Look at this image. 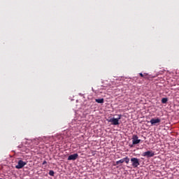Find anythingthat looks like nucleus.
<instances>
[{
  "label": "nucleus",
  "mask_w": 179,
  "mask_h": 179,
  "mask_svg": "<svg viewBox=\"0 0 179 179\" xmlns=\"http://www.w3.org/2000/svg\"><path fill=\"white\" fill-rule=\"evenodd\" d=\"M130 161L131 163V166L134 169H136V167H138V166H139L141 164V163H139V159H138V158L133 157L130 159Z\"/></svg>",
  "instance_id": "obj_1"
},
{
  "label": "nucleus",
  "mask_w": 179,
  "mask_h": 179,
  "mask_svg": "<svg viewBox=\"0 0 179 179\" xmlns=\"http://www.w3.org/2000/svg\"><path fill=\"white\" fill-rule=\"evenodd\" d=\"M78 157H79V155H78V153L73 154V155H71L68 157V160H76V159H78Z\"/></svg>",
  "instance_id": "obj_7"
},
{
  "label": "nucleus",
  "mask_w": 179,
  "mask_h": 179,
  "mask_svg": "<svg viewBox=\"0 0 179 179\" xmlns=\"http://www.w3.org/2000/svg\"><path fill=\"white\" fill-rule=\"evenodd\" d=\"M50 138V137H43V138H42V141H44V139H49Z\"/></svg>",
  "instance_id": "obj_16"
},
{
  "label": "nucleus",
  "mask_w": 179,
  "mask_h": 179,
  "mask_svg": "<svg viewBox=\"0 0 179 179\" xmlns=\"http://www.w3.org/2000/svg\"><path fill=\"white\" fill-rule=\"evenodd\" d=\"M31 141V142H34V141H41V138H34L33 140H29Z\"/></svg>",
  "instance_id": "obj_14"
},
{
  "label": "nucleus",
  "mask_w": 179,
  "mask_h": 179,
  "mask_svg": "<svg viewBox=\"0 0 179 179\" xmlns=\"http://www.w3.org/2000/svg\"><path fill=\"white\" fill-rule=\"evenodd\" d=\"M167 101H169V99L167 98H162V104H166V103H167Z\"/></svg>",
  "instance_id": "obj_9"
},
{
  "label": "nucleus",
  "mask_w": 179,
  "mask_h": 179,
  "mask_svg": "<svg viewBox=\"0 0 179 179\" xmlns=\"http://www.w3.org/2000/svg\"><path fill=\"white\" fill-rule=\"evenodd\" d=\"M0 179H2V178H0Z\"/></svg>",
  "instance_id": "obj_19"
},
{
  "label": "nucleus",
  "mask_w": 179,
  "mask_h": 179,
  "mask_svg": "<svg viewBox=\"0 0 179 179\" xmlns=\"http://www.w3.org/2000/svg\"><path fill=\"white\" fill-rule=\"evenodd\" d=\"M96 103H98L99 104H103L104 103V99H95Z\"/></svg>",
  "instance_id": "obj_8"
},
{
  "label": "nucleus",
  "mask_w": 179,
  "mask_h": 179,
  "mask_svg": "<svg viewBox=\"0 0 179 179\" xmlns=\"http://www.w3.org/2000/svg\"><path fill=\"white\" fill-rule=\"evenodd\" d=\"M138 135L132 136V143L133 145H138V143H141V139H138Z\"/></svg>",
  "instance_id": "obj_4"
},
{
  "label": "nucleus",
  "mask_w": 179,
  "mask_h": 179,
  "mask_svg": "<svg viewBox=\"0 0 179 179\" xmlns=\"http://www.w3.org/2000/svg\"><path fill=\"white\" fill-rule=\"evenodd\" d=\"M161 121L162 120H160V118L157 117L156 119H155V118L151 119L150 122L151 125H156V124L160 123Z\"/></svg>",
  "instance_id": "obj_6"
},
{
  "label": "nucleus",
  "mask_w": 179,
  "mask_h": 179,
  "mask_svg": "<svg viewBox=\"0 0 179 179\" xmlns=\"http://www.w3.org/2000/svg\"><path fill=\"white\" fill-rule=\"evenodd\" d=\"M123 162L128 164V163H129V158L128 157L123 158Z\"/></svg>",
  "instance_id": "obj_10"
},
{
  "label": "nucleus",
  "mask_w": 179,
  "mask_h": 179,
  "mask_svg": "<svg viewBox=\"0 0 179 179\" xmlns=\"http://www.w3.org/2000/svg\"><path fill=\"white\" fill-rule=\"evenodd\" d=\"M43 164H47V161H43Z\"/></svg>",
  "instance_id": "obj_17"
},
{
  "label": "nucleus",
  "mask_w": 179,
  "mask_h": 179,
  "mask_svg": "<svg viewBox=\"0 0 179 179\" xmlns=\"http://www.w3.org/2000/svg\"><path fill=\"white\" fill-rule=\"evenodd\" d=\"M131 148H132V145H130Z\"/></svg>",
  "instance_id": "obj_18"
},
{
  "label": "nucleus",
  "mask_w": 179,
  "mask_h": 179,
  "mask_svg": "<svg viewBox=\"0 0 179 179\" xmlns=\"http://www.w3.org/2000/svg\"><path fill=\"white\" fill-rule=\"evenodd\" d=\"M108 122H110L112 125H120V120L117 118L111 117L107 120Z\"/></svg>",
  "instance_id": "obj_2"
},
{
  "label": "nucleus",
  "mask_w": 179,
  "mask_h": 179,
  "mask_svg": "<svg viewBox=\"0 0 179 179\" xmlns=\"http://www.w3.org/2000/svg\"><path fill=\"white\" fill-rule=\"evenodd\" d=\"M26 164H27V163L23 162V160H19L17 164L15 166V169L20 170V169H23Z\"/></svg>",
  "instance_id": "obj_3"
},
{
  "label": "nucleus",
  "mask_w": 179,
  "mask_h": 179,
  "mask_svg": "<svg viewBox=\"0 0 179 179\" xmlns=\"http://www.w3.org/2000/svg\"><path fill=\"white\" fill-rule=\"evenodd\" d=\"M124 163V159H120L119 161L116 162V165L118 166V164H121Z\"/></svg>",
  "instance_id": "obj_11"
},
{
  "label": "nucleus",
  "mask_w": 179,
  "mask_h": 179,
  "mask_svg": "<svg viewBox=\"0 0 179 179\" xmlns=\"http://www.w3.org/2000/svg\"><path fill=\"white\" fill-rule=\"evenodd\" d=\"M55 174V172H54V171L50 170L49 171V176H51V177H54Z\"/></svg>",
  "instance_id": "obj_12"
},
{
  "label": "nucleus",
  "mask_w": 179,
  "mask_h": 179,
  "mask_svg": "<svg viewBox=\"0 0 179 179\" xmlns=\"http://www.w3.org/2000/svg\"><path fill=\"white\" fill-rule=\"evenodd\" d=\"M139 75L140 76H141V78H146V76H148V73H140Z\"/></svg>",
  "instance_id": "obj_13"
},
{
  "label": "nucleus",
  "mask_w": 179,
  "mask_h": 179,
  "mask_svg": "<svg viewBox=\"0 0 179 179\" xmlns=\"http://www.w3.org/2000/svg\"><path fill=\"white\" fill-rule=\"evenodd\" d=\"M143 156L144 157H153V156H155V152L150 150L146 151L143 153Z\"/></svg>",
  "instance_id": "obj_5"
},
{
  "label": "nucleus",
  "mask_w": 179,
  "mask_h": 179,
  "mask_svg": "<svg viewBox=\"0 0 179 179\" xmlns=\"http://www.w3.org/2000/svg\"><path fill=\"white\" fill-rule=\"evenodd\" d=\"M118 117H117V119L118 120V121H120V120H121L122 115H117Z\"/></svg>",
  "instance_id": "obj_15"
}]
</instances>
